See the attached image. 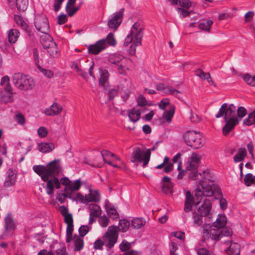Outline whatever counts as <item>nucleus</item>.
I'll list each match as a JSON object with an SVG mask.
<instances>
[{"instance_id": "obj_1", "label": "nucleus", "mask_w": 255, "mask_h": 255, "mask_svg": "<svg viewBox=\"0 0 255 255\" xmlns=\"http://www.w3.org/2000/svg\"><path fill=\"white\" fill-rule=\"evenodd\" d=\"M59 162V160H54L46 166L34 165L32 167L34 171L41 177V179L47 182L45 189L46 193L49 195L53 194L54 187L56 189H59L61 187L60 182L57 177L61 171Z\"/></svg>"}, {"instance_id": "obj_2", "label": "nucleus", "mask_w": 255, "mask_h": 255, "mask_svg": "<svg viewBox=\"0 0 255 255\" xmlns=\"http://www.w3.org/2000/svg\"><path fill=\"white\" fill-rule=\"evenodd\" d=\"M236 107L233 104L228 105L227 104L224 103L222 105L216 115L217 118H220L224 115L225 116L224 119L227 123L222 130L225 135L229 134L239 122L236 115Z\"/></svg>"}, {"instance_id": "obj_3", "label": "nucleus", "mask_w": 255, "mask_h": 255, "mask_svg": "<svg viewBox=\"0 0 255 255\" xmlns=\"http://www.w3.org/2000/svg\"><path fill=\"white\" fill-rule=\"evenodd\" d=\"M143 28L138 22H136L132 25L129 34L127 36L124 42V45L128 46L133 42L130 47L129 53L134 55L136 52V47L141 44V39L143 36Z\"/></svg>"}, {"instance_id": "obj_4", "label": "nucleus", "mask_w": 255, "mask_h": 255, "mask_svg": "<svg viewBox=\"0 0 255 255\" xmlns=\"http://www.w3.org/2000/svg\"><path fill=\"white\" fill-rule=\"evenodd\" d=\"M12 82L15 86L20 90H29L33 89L35 86V82L32 78L21 73H15L13 75Z\"/></svg>"}, {"instance_id": "obj_5", "label": "nucleus", "mask_w": 255, "mask_h": 255, "mask_svg": "<svg viewBox=\"0 0 255 255\" xmlns=\"http://www.w3.org/2000/svg\"><path fill=\"white\" fill-rule=\"evenodd\" d=\"M215 192H220L218 187L210 181L207 183L205 179H202L195 190V195L197 198L202 196L211 197Z\"/></svg>"}, {"instance_id": "obj_6", "label": "nucleus", "mask_w": 255, "mask_h": 255, "mask_svg": "<svg viewBox=\"0 0 255 255\" xmlns=\"http://www.w3.org/2000/svg\"><path fill=\"white\" fill-rule=\"evenodd\" d=\"M183 138L186 144L194 149L202 147L205 143V140L199 132L188 131L184 134Z\"/></svg>"}, {"instance_id": "obj_7", "label": "nucleus", "mask_w": 255, "mask_h": 255, "mask_svg": "<svg viewBox=\"0 0 255 255\" xmlns=\"http://www.w3.org/2000/svg\"><path fill=\"white\" fill-rule=\"evenodd\" d=\"M40 43L44 49L47 50L49 55L53 58H58L60 56L58 48L52 37L47 33L40 37Z\"/></svg>"}, {"instance_id": "obj_8", "label": "nucleus", "mask_w": 255, "mask_h": 255, "mask_svg": "<svg viewBox=\"0 0 255 255\" xmlns=\"http://www.w3.org/2000/svg\"><path fill=\"white\" fill-rule=\"evenodd\" d=\"M119 228L117 226H110L108 231L105 234L103 239L106 247L112 248L116 243L118 238Z\"/></svg>"}, {"instance_id": "obj_9", "label": "nucleus", "mask_w": 255, "mask_h": 255, "mask_svg": "<svg viewBox=\"0 0 255 255\" xmlns=\"http://www.w3.org/2000/svg\"><path fill=\"white\" fill-rule=\"evenodd\" d=\"M150 159L149 151H142L138 147L134 148L132 153L131 161L132 162H143V167H145Z\"/></svg>"}, {"instance_id": "obj_10", "label": "nucleus", "mask_w": 255, "mask_h": 255, "mask_svg": "<svg viewBox=\"0 0 255 255\" xmlns=\"http://www.w3.org/2000/svg\"><path fill=\"white\" fill-rule=\"evenodd\" d=\"M203 237L204 240L219 241L221 239V230L214 226L205 224L203 226Z\"/></svg>"}, {"instance_id": "obj_11", "label": "nucleus", "mask_w": 255, "mask_h": 255, "mask_svg": "<svg viewBox=\"0 0 255 255\" xmlns=\"http://www.w3.org/2000/svg\"><path fill=\"white\" fill-rule=\"evenodd\" d=\"M34 24L37 30L43 34L48 33L50 27L48 19L45 15L43 14L36 15Z\"/></svg>"}, {"instance_id": "obj_12", "label": "nucleus", "mask_w": 255, "mask_h": 255, "mask_svg": "<svg viewBox=\"0 0 255 255\" xmlns=\"http://www.w3.org/2000/svg\"><path fill=\"white\" fill-rule=\"evenodd\" d=\"M197 214L201 216L207 217L209 216L212 210V205L210 201L205 199L203 202L200 201L196 204Z\"/></svg>"}, {"instance_id": "obj_13", "label": "nucleus", "mask_w": 255, "mask_h": 255, "mask_svg": "<svg viewBox=\"0 0 255 255\" xmlns=\"http://www.w3.org/2000/svg\"><path fill=\"white\" fill-rule=\"evenodd\" d=\"M107 48V45L104 40H99L93 44H90L88 47L90 54L97 55Z\"/></svg>"}, {"instance_id": "obj_14", "label": "nucleus", "mask_w": 255, "mask_h": 255, "mask_svg": "<svg viewBox=\"0 0 255 255\" xmlns=\"http://www.w3.org/2000/svg\"><path fill=\"white\" fill-rule=\"evenodd\" d=\"M201 158L202 156L200 154L195 152L192 153L187 162L186 169L193 170L197 169Z\"/></svg>"}, {"instance_id": "obj_15", "label": "nucleus", "mask_w": 255, "mask_h": 255, "mask_svg": "<svg viewBox=\"0 0 255 255\" xmlns=\"http://www.w3.org/2000/svg\"><path fill=\"white\" fill-rule=\"evenodd\" d=\"M124 11V9L122 8L114 14V16L108 22V24L109 28L116 30L120 26L122 21Z\"/></svg>"}, {"instance_id": "obj_16", "label": "nucleus", "mask_w": 255, "mask_h": 255, "mask_svg": "<svg viewBox=\"0 0 255 255\" xmlns=\"http://www.w3.org/2000/svg\"><path fill=\"white\" fill-rule=\"evenodd\" d=\"M62 109L61 105L54 103L50 107L45 109L43 113L47 116H53L60 114Z\"/></svg>"}, {"instance_id": "obj_17", "label": "nucleus", "mask_w": 255, "mask_h": 255, "mask_svg": "<svg viewBox=\"0 0 255 255\" xmlns=\"http://www.w3.org/2000/svg\"><path fill=\"white\" fill-rule=\"evenodd\" d=\"M131 64V61L127 58L123 57L122 60L118 65V70L121 74H126L128 70H129V66Z\"/></svg>"}, {"instance_id": "obj_18", "label": "nucleus", "mask_w": 255, "mask_h": 255, "mask_svg": "<svg viewBox=\"0 0 255 255\" xmlns=\"http://www.w3.org/2000/svg\"><path fill=\"white\" fill-rule=\"evenodd\" d=\"M100 79L99 80V85L104 89H107L109 86V73L106 69H100Z\"/></svg>"}, {"instance_id": "obj_19", "label": "nucleus", "mask_w": 255, "mask_h": 255, "mask_svg": "<svg viewBox=\"0 0 255 255\" xmlns=\"http://www.w3.org/2000/svg\"><path fill=\"white\" fill-rule=\"evenodd\" d=\"M16 180V174L15 171L11 169H8L7 172V177L4 182L3 185L5 187H9L13 185Z\"/></svg>"}, {"instance_id": "obj_20", "label": "nucleus", "mask_w": 255, "mask_h": 255, "mask_svg": "<svg viewBox=\"0 0 255 255\" xmlns=\"http://www.w3.org/2000/svg\"><path fill=\"white\" fill-rule=\"evenodd\" d=\"M173 184L171 181V178L164 176L162 180V191L165 194L172 192Z\"/></svg>"}, {"instance_id": "obj_21", "label": "nucleus", "mask_w": 255, "mask_h": 255, "mask_svg": "<svg viewBox=\"0 0 255 255\" xmlns=\"http://www.w3.org/2000/svg\"><path fill=\"white\" fill-rule=\"evenodd\" d=\"M156 89L157 90L161 91L166 94L177 95L178 94L180 93L179 91L169 87H165L162 83H159L157 84Z\"/></svg>"}, {"instance_id": "obj_22", "label": "nucleus", "mask_w": 255, "mask_h": 255, "mask_svg": "<svg viewBox=\"0 0 255 255\" xmlns=\"http://www.w3.org/2000/svg\"><path fill=\"white\" fill-rule=\"evenodd\" d=\"M76 0H68L66 6V11L69 16H73L79 9V6L74 7Z\"/></svg>"}, {"instance_id": "obj_23", "label": "nucleus", "mask_w": 255, "mask_h": 255, "mask_svg": "<svg viewBox=\"0 0 255 255\" xmlns=\"http://www.w3.org/2000/svg\"><path fill=\"white\" fill-rule=\"evenodd\" d=\"M230 243V246L227 250V253L229 255H240V246L239 244L228 241L227 243Z\"/></svg>"}, {"instance_id": "obj_24", "label": "nucleus", "mask_w": 255, "mask_h": 255, "mask_svg": "<svg viewBox=\"0 0 255 255\" xmlns=\"http://www.w3.org/2000/svg\"><path fill=\"white\" fill-rule=\"evenodd\" d=\"M213 23V21L211 19H201L198 22V27L202 30L209 32Z\"/></svg>"}, {"instance_id": "obj_25", "label": "nucleus", "mask_w": 255, "mask_h": 255, "mask_svg": "<svg viewBox=\"0 0 255 255\" xmlns=\"http://www.w3.org/2000/svg\"><path fill=\"white\" fill-rule=\"evenodd\" d=\"M6 93L0 90V104L10 103L13 101V92L10 91Z\"/></svg>"}, {"instance_id": "obj_26", "label": "nucleus", "mask_w": 255, "mask_h": 255, "mask_svg": "<svg viewBox=\"0 0 255 255\" xmlns=\"http://www.w3.org/2000/svg\"><path fill=\"white\" fill-rule=\"evenodd\" d=\"M193 202V197L192 194L190 191H187L186 192V200L184 207V211L186 212H189L191 210Z\"/></svg>"}, {"instance_id": "obj_27", "label": "nucleus", "mask_w": 255, "mask_h": 255, "mask_svg": "<svg viewBox=\"0 0 255 255\" xmlns=\"http://www.w3.org/2000/svg\"><path fill=\"white\" fill-rule=\"evenodd\" d=\"M100 200V195L99 192L97 190H90L88 195H86V200L87 203L89 202H97Z\"/></svg>"}, {"instance_id": "obj_28", "label": "nucleus", "mask_w": 255, "mask_h": 255, "mask_svg": "<svg viewBox=\"0 0 255 255\" xmlns=\"http://www.w3.org/2000/svg\"><path fill=\"white\" fill-rule=\"evenodd\" d=\"M140 110L136 108H133L128 112V117L131 122L135 123L140 118Z\"/></svg>"}, {"instance_id": "obj_29", "label": "nucleus", "mask_w": 255, "mask_h": 255, "mask_svg": "<svg viewBox=\"0 0 255 255\" xmlns=\"http://www.w3.org/2000/svg\"><path fill=\"white\" fill-rule=\"evenodd\" d=\"M39 150L43 153H48L55 148V145L52 142H44L39 144Z\"/></svg>"}, {"instance_id": "obj_30", "label": "nucleus", "mask_w": 255, "mask_h": 255, "mask_svg": "<svg viewBox=\"0 0 255 255\" xmlns=\"http://www.w3.org/2000/svg\"><path fill=\"white\" fill-rule=\"evenodd\" d=\"M247 154L245 148H239L238 149L237 154L234 156V160L235 162L243 161Z\"/></svg>"}, {"instance_id": "obj_31", "label": "nucleus", "mask_w": 255, "mask_h": 255, "mask_svg": "<svg viewBox=\"0 0 255 255\" xmlns=\"http://www.w3.org/2000/svg\"><path fill=\"white\" fill-rule=\"evenodd\" d=\"M15 227L14 221L10 214H7L5 218V230L8 231L13 230Z\"/></svg>"}, {"instance_id": "obj_32", "label": "nucleus", "mask_w": 255, "mask_h": 255, "mask_svg": "<svg viewBox=\"0 0 255 255\" xmlns=\"http://www.w3.org/2000/svg\"><path fill=\"white\" fill-rule=\"evenodd\" d=\"M88 208L90 211L91 216H94L95 217H98L101 215L102 211L99 206L95 204H90Z\"/></svg>"}, {"instance_id": "obj_33", "label": "nucleus", "mask_w": 255, "mask_h": 255, "mask_svg": "<svg viewBox=\"0 0 255 255\" xmlns=\"http://www.w3.org/2000/svg\"><path fill=\"white\" fill-rule=\"evenodd\" d=\"M227 220L226 217L224 215H219L216 219V221L214 223L213 226L218 229L222 228L225 226L226 225Z\"/></svg>"}, {"instance_id": "obj_34", "label": "nucleus", "mask_w": 255, "mask_h": 255, "mask_svg": "<svg viewBox=\"0 0 255 255\" xmlns=\"http://www.w3.org/2000/svg\"><path fill=\"white\" fill-rule=\"evenodd\" d=\"M81 185V183L80 179L75 180L74 182H72L70 184L65 187V190L68 191L69 193L72 194V192L77 191L79 189Z\"/></svg>"}, {"instance_id": "obj_35", "label": "nucleus", "mask_w": 255, "mask_h": 255, "mask_svg": "<svg viewBox=\"0 0 255 255\" xmlns=\"http://www.w3.org/2000/svg\"><path fill=\"white\" fill-rule=\"evenodd\" d=\"M14 21L16 23L18 26H20L23 30L27 32L29 31L28 25L26 24L25 21L23 20L21 16L19 15H15L14 16Z\"/></svg>"}, {"instance_id": "obj_36", "label": "nucleus", "mask_w": 255, "mask_h": 255, "mask_svg": "<svg viewBox=\"0 0 255 255\" xmlns=\"http://www.w3.org/2000/svg\"><path fill=\"white\" fill-rule=\"evenodd\" d=\"M101 40H104L107 45V48H108L109 46H115L117 43L114 34L111 32L109 33L106 38L101 39Z\"/></svg>"}, {"instance_id": "obj_37", "label": "nucleus", "mask_w": 255, "mask_h": 255, "mask_svg": "<svg viewBox=\"0 0 255 255\" xmlns=\"http://www.w3.org/2000/svg\"><path fill=\"white\" fill-rule=\"evenodd\" d=\"M19 32L16 29H11L9 31L8 34V41L11 43H14L19 37Z\"/></svg>"}, {"instance_id": "obj_38", "label": "nucleus", "mask_w": 255, "mask_h": 255, "mask_svg": "<svg viewBox=\"0 0 255 255\" xmlns=\"http://www.w3.org/2000/svg\"><path fill=\"white\" fill-rule=\"evenodd\" d=\"M0 84L3 87L5 92H12V89L9 83V78L7 76H5L2 78Z\"/></svg>"}, {"instance_id": "obj_39", "label": "nucleus", "mask_w": 255, "mask_h": 255, "mask_svg": "<svg viewBox=\"0 0 255 255\" xmlns=\"http://www.w3.org/2000/svg\"><path fill=\"white\" fill-rule=\"evenodd\" d=\"M123 57V56L120 54H112L109 57V61L111 64L117 65L118 66L120 61L122 60Z\"/></svg>"}, {"instance_id": "obj_40", "label": "nucleus", "mask_w": 255, "mask_h": 255, "mask_svg": "<svg viewBox=\"0 0 255 255\" xmlns=\"http://www.w3.org/2000/svg\"><path fill=\"white\" fill-rule=\"evenodd\" d=\"M145 223V221L143 220L142 218H136L132 220L131 226L134 229H138L143 226Z\"/></svg>"}, {"instance_id": "obj_41", "label": "nucleus", "mask_w": 255, "mask_h": 255, "mask_svg": "<svg viewBox=\"0 0 255 255\" xmlns=\"http://www.w3.org/2000/svg\"><path fill=\"white\" fill-rule=\"evenodd\" d=\"M174 113V108L171 107L169 110L164 112L163 114V118L164 119L166 120L168 123H171Z\"/></svg>"}, {"instance_id": "obj_42", "label": "nucleus", "mask_w": 255, "mask_h": 255, "mask_svg": "<svg viewBox=\"0 0 255 255\" xmlns=\"http://www.w3.org/2000/svg\"><path fill=\"white\" fill-rule=\"evenodd\" d=\"M255 123V110L251 112L247 118L244 120V124L247 126H251Z\"/></svg>"}, {"instance_id": "obj_43", "label": "nucleus", "mask_w": 255, "mask_h": 255, "mask_svg": "<svg viewBox=\"0 0 255 255\" xmlns=\"http://www.w3.org/2000/svg\"><path fill=\"white\" fill-rule=\"evenodd\" d=\"M244 80L249 85L255 87V76H251L249 74H246L244 76Z\"/></svg>"}, {"instance_id": "obj_44", "label": "nucleus", "mask_w": 255, "mask_h": 255, "mask_svg": "<svg viewBox=\"0 0 255 255\" xmlns=\"http://www.w3.org/2000/svg\"><path fill=\"white\" fill-rule=\"evenodd\" d=\"M244 180L245 184L248 186L255 184V176H253L251 173H248L246 175Z\"/></svg>"}, {"instance_id": "obj_45", "label": "nucleus", "mask_w": 255, "mask_h": 255, "mask_svg": "<svg viewBox=\"0 0 255 255\" xmlns=\"http://www.w3.org/2000/svg\"><path fill=\"white\" fill-rule=\"evenodd\" d=\"M68 197L70 199L71 198V193L68 191H65L64 189L63 193H59L57 196V199L61 203H62L64 202L65 198Z\"/></svg>"}, {"instance_id": "obj_46", "label": "nucleus", "mask_w": 255, "mask_h": 255, "mask_svg": "<svg viewBox=\"0 0 255 255\" xmlns=\"http://www.w3.org/2000/svg\"><path fill=\"white\" fill-rule=\"evenodd\" d=\"M204 216H201L198 214H197L196 212L193 213V224L196 226H200L203 223L202 217Z\"/></svg>"}, {"instance_id": "obj_47", "label": "nucleus", "mask_w": 255, "mask_h": 255, "mask_svg": "<svg viewBox=\"0 0 255 255\" xmlns=\"http://www.w3.org/2000/svg\"><path fill=\"white\" fill-rule=\"evenodd\" d=\"M16 4L19 10L23 11L26 9L27 1V0H16Z\"/></svg>"}, {"instance_id": "obj_48", "label": "nucleus", "mask_w": 255, "mask_h": 255, "mask_svg": "<svg viewBox=\"0 0 255 255\" xmlns=\"http://www.w3.org/2000/svg\"><path fill=\"white\" fill-rule=\"evenodd\" d=\"M75 240V250L79 251L81 250L83 247V241L80 237L78 236L74 237Z\"/></svg>"}, {"instance_id": "obj_49", "label": "nucleus", "mask_w": 255, "mask_h": 255, "mask_svg": "<svg viewBox=\"0 0 255 255\" xmlns=\"http://www.w3.org/2000/svg\"><path fill=\"white\" fill-rule=\"evenodd\" d=\"M187 170L188 177L191 180H195L198 178L199 175H201V174L198 172L197 169Z\"/></svg>"}, {"instance_id": "obj_50", "label": "nucleus", "mask_w": 255, "mask_h": 255, "mask_svg": "<svg viewBox=\"0 0 255 255\" xmlns=\"http://www.w3.org/2000/svg\"><path fill=\"white\" fill-rule=\"evenodd\" d=\"M137 105L140 107L144 106H151V104L148 103L145 98L142 95H139L137 98Z\"/></svg>"}, {"instance_id": "obj_51", "label": "nucleus", "mask_w": 255, "mask_h": 255, "mask_svg": "<svg viewBox=\"0 0 255 255\" xmlns=\"http://www.w3.org/2000/svg\"><path fill=\"white\" fill-rule=\"evenodd\" d=\"M73 231V224L67 225L66 229L67 238L66 242L69 243L72 240V233Z\"/></svg>"}, {"instance_id": "obj_52", "label": "nucleus", "mask_w": 255, "mask_h": 255, "mask_svg": "<svg viewBox=\"0 0 255 255\" xmlns=\"http://www.w3.org/2000/svg\"><path fill=\"white\" fill-rule=\"evenodd\" d=\"M119 225L123 232H126L129 228V222L126 220H121L119 222Z\"/></svg>"}, {"instance_id": "obj_53", "label": "nucleus", "mask_w": 255, "mask_h": 255, "mask_svg": "<svg viewBox=\"0 0 255 255\" xmlns=\"http://www.w3.org/2000/svg\"><path fill=\"white\" fill-rule=\"evenodd\" d=\"M71 67L72 68H74L76 70V71L78 73L79 75L81 76L84 78H86L87 73L86 72L82 71V70L79 68L76 63L74 62H72L71 63Z\"/></svg>"}, {"instance_id": "obj_54", "label": "nucleus", "mask_w": 255, "mask_h": 255, "mask_svg": "<svg viewBox=\"0 0 255 255\" xmlns=\"http://www.w3.org/2000/svg\"><path fill=\"white\" fill-rule=\"evenodd\" d=\"M15 120L17 123L20 125H23L25 122V120L24 116L20 112H16L15 113Z\"/></svg>"}, {"instance_id": "obj_55", "label": "nucleus", "mask_w": 255, "mask_h": 255, "mask_svg": "<svg viewBox=\"0 0 255 255\" xmlns=\"http://www.w3.org/2000/svg\"><path fill=\"white\" fill-rule=\"evenodd\" d=\"M237 114L240 121L247 114V110L244 107H239L237 111Z\"/></svg>"}, {"instance_id": "obj_56", "label": "nucleus", "mask_w": 255, "mask_h": 255, "mask_svg": "<svg viewBox=\"0 0 255 255\" xmlns=\"http://www.w3.org/2000/svg\"><path fill=\"white\" fill-rule=\"evenodd\" d=\"M178 4H179L180 5L185 9H189L192 5L191 2L190 0H177Z\"/></svg>"}, {"instance_id": "obj_57", "label": "nucleus", "mask_w": 255, "mask_h": 255, "mask_svg": "<svg viewBox=\"0 0 255 255\" xmlns=\"http://www.w3.org/2000/svg\"><path fill=\"white\" fill-rule=\"evenodd\" d=\"M37 68L39 70V71H40V72H42V74L46 77L50 78L53 77V73L51 71L44 69L40 66H38Z\"/></svg>"}, {"instance_id": "obj_58", "label": "nucleus", "mask_w": 255, "mask_h": 255, "mask_svg": "<svg viewBox=\"0 0 255 255\" xmlns=\"http://www.w3.org/2000/svg\"><path fill=\"white\" fill-rule=\"evenodd\" d=\"M107 213L110 217L113 219H117L119 217V214L116 209L114 208L107 209Z\"/></svg>"}, {"instance_id": "obj_59", "label": "nucleus", "mask_w": 255, "mask_h": 255, "mask_svg": "<svg viewBox=\"0 0 255 255\" xmlns=\"http://www.w3.org/2000/svg\"><path fill=\"white\" fill-rule=\"evenodd\" d=\"M130 243L126 241H123L120 245V248L122 252H127L130 248Z\"/></svg>"}, {"instance_id": "obj_60", "label": "nucleus", "mask_w": 255, "mask_h": 255, "mask_svg": "<svg viewBox=\"0 0 255 255\" xmlns=\"http://www.w3.org/2000/svg\"><path fill=\"white\" fill-rule=\"evenodd\" d=\"M89 230V226L87 225H83L81 226L79 229V233L80 236L82 237L85 236L87 233L88 232Z\"/></svg>"}, {"instance_id": "obj_61", "label": "nucleus", "mask_w": 255, "mask_h": 255, "mask_svg": "<svg viewBox=\"0 0 255 255\" xmlns=\"http://www.w3.org/2000/svg\"><path fill=\"white\" fill-rule=\"evenodd\" d=\"M38 134L40 137L43 138L47 135L48 131L44 127H40L37 130Z\"/></svg>"}, {"instance_id": "obj_62", "label": "nucleus", "mask_w": 255, "mask_h": 255, "mask_svg": "<svg viewBox=\"0 0 255 255\" xmlns=\"http://www.w3.org/2000/svg\"><path fill=\"white\" fill-rule=\"evenodd\" d=\"M233 234V231L231 229L226 227L221 230V238L224 236L227 237L231 236Z\"/></svg>"}, {"instance_id": "obj_63", "label": "nucleus", "mask_w": 255, "mask_h": 255, "mask_svg": "<svg viewBox=\"0 0 255 255\" xmlns=\"http://www.w3.org/2000/svg\"><path fill=\"white\" fill-rule=\"evenodd\" d=\"M170 255H177L175 252L178 250V246L176 243L174 242H171L170 244Z\"/></svg>"}, {"instance_id": "obj_64", "label": "nucleus", "mask_w": 255, "mask_h": 255, "mask_svg": "<svg viewBox=\"0 0 255 255\" xmlns=\"http://www.w3.org/2000/svg\"><path fill=\"white\" fill-rule=\"evenodd\" d=\"M169 104V100L168 99H164L162 100L158 104L159 109L164 110L166 107Z\"/></svg>"}]
</instances>
